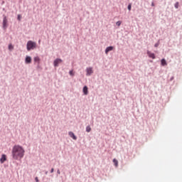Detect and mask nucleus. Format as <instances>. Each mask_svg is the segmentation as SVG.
Instances as JSON below:
<instances>
[{"mask_svg": "<svg viewBox=\"0 0 182 182\" xmlns=\"http://www.w3.org/2000/svg\"><path fill=\"white\" fill-rule=\"evenodd\" d=\"M36 182H39V180H38V177H36Z\"/></svg>", "mask_w": 182, "mask_h": 182, "instance_id": "obj_22", "label": "nucleus"}, {"mask_svg": "<svg viewBox=\"0 0 182 182\" xmlns=\"http://www.w3.org/2000/svg\"><path fill=\"white\" fill-rule=\"evenodd\" d=\"M70 75H71V76L75 75V73H74L73 70L70 71Z\"/></svg>", "mask_w": 182, "mask_h": 182, "instance_id": "obj_18", "label": "nucleus"}, {"mask_svg": "<svg viewBox=\"0 0 182 182\" xmlns=\"http://www.w3.org/2000/svg\"><path fill=\"white\" fill-rule=\"evenodd\" d=\"M122 24V21H117V26H120Z\"/></svg>", "mask_w": 182, "mask_h": 182, "instance_id": "obj_19", "label": "nucleus"}, {"mask_svg": "<svg viewBox=\"0 0 182 182\" xmlns=\"http://www.w3.org/2000/svg\"><path fill=\"white\" fill-rule=\"evenodd\" d=\"M91 130H92V129H91L90 126H87V128H86L87 132H90Z\"/></svg>", "mask_w": 182, "mask_h": 182, "instance_id": "obj_15", "label": "nucleus"}, {"mask_svg": "<svg viewBox=\"0 0 182 182\" xmlns=\"http://www.w3.org/2000/svg\"><path fill=\"white\" fill-rule=\"evenodd\" d=\"M40 60H41V59H40V58L39 57H35L34 58V61L36 62V63H40Z\"/></svg>", "mask_w": 182, "mask_h": 182, "instance_id": "obj_14", "label": "nucleus"}, {"mask_svg": "<svg viewBox=\"0 0 182 182\" xmlns=\"http://www.w3.org/2000/svg\"><path fill=\"white\" fill-rule=\"evenodd\" d=\"M31 61H32L31 58L29 57V56H27L26 58V63H31Z\"/></svg>", "mask_w": 182, "mask_h": 182, "instance_id": "obj_11", "label": "nucleus"}, {"mask_svg": "<svg viewBox=\"0 0 182 182\" xmlns=\"http://www.w3.org/2000/svg\"><path fill=\"white\" fill-rule=\"evenodd\" d=\"M9 48L10 50H12V49H14V47L12 46V45H9Z\"/></svg>", "mask_w": 182, "mask_h": 182, "instance_id": "obj_20", "label": "nucleus"}, {"mask_svg": "<svg viewBox=\"0 0 182 182\" xmlns=\"http://www.w3.org/2000/svg\"><path fill=\"white\" fill-rule=\"evenodd\" d=\"M48 171H46V174H48Z\"/></svg>", "mask_w": 182, "mask_h": 182, "instance_id": "obj_28", "label": "nucleus"}, {"mask_svg": "<svg viewBox=\"0 0 182 182\" xmlns=\"http://www.w3.org/2000/svg\"><path fill=\"white\" fill-rule=\"evenodd\" d=\"M159 43H156L155 45H154V47H156V48H157L158 46H159Z\"/></svg>", "mask_w": 182, "mask_h": 182, "instance_id": "obj_21", "label": "nucleus"}, {"mask_svg": "<svg viewBox=\"0 0 182 182\" xmlns=\"http://www.w3.org/2000/svg\"><path fill=\"white\" fill-rule=\"evenodd\" d=\"M63 62V60L61 59H55V60H54V67H58V65L60 63H61Z\"/></svg>", "mask_w": 182, "mask_h": 182, "instance_id": "obj_5", "label": "nucleus"}, {"mask_svg": "<svg viewBox=\"0 0 182 182\" xmlns=\"http://www.w3.org/2000/svg\"><path fill=\"white\" fill-rule=\"evenodd\" d=\"M146 54L149 56V58H152V59H155L156 58L155 54L153 53H151L149 50L146 52Z\"/></svg>", "mask_w": 182, "mask_h": 182, "instance_id": "obj_4", "label": "nucleus"}, {"mask_svg": "<svg viewBox=\"0 0 182 182\" xmlns=\"http://www.w3.org/2000/svg\"><path fill=\"white\" fill-rule=\"evenodd\" d=\"M82 92H84V95H88V87L87 86H85L84 88H82Z\"/></svg>", "mask_w": 182, "mask_h": 182, "instance_id": "obj_9", "label": "nucleus"}, {"mask_svg": "<svg viewBox=\"0 0 182 182\" xmlns=\"http://www.w3.org/2000/svg\"><path fill=\"white\" fill-rule=\"evenodd\" d=\"M24 154L25 150L22 146L19 145L14 146L12 149V156L15 160L21 159L24 156Z\"/></svg>", "mask_w": 182, "mask_h": 182, "instance_id": "obj_1", "label": "nucleus"}, {"mask_svg": "<svg viewBox=\"0 0 182 182\" xmlns=\"http://www.w3.org/2000/svg\"><path fill=\"white\" fill-rule=\"evenodd\" d=\"M6 161V156L5 154H3L1 159H0V161L1 164H3Z\"/></svg>", "mask_w": 182, "mask_h": 182, "instance_id": "obj_10", "label": "nucleus"}, {"mask_svg": "<svg viewBox=\"0 0 182 182\" xmlns=\"http://www.w3.org/2000/svg\"><path fill=\"white\" fill-rule=\"evenodd\" d=\"M68 135H70V136L74 140H76L77 139L75 134L72 132H68Z\"/></svg>", "mask_w": 182, "mask_h": 182, "instance_id": "obj_7", "label": "nucleus"}, {"mask_svg": "<svg viewBox=\"0 0 182 182\" xmlns=\"http://www.w3.org/2000/svg\"><path fill=\"white\" fill-rule=\"evenodd\" d=\"M93 73L92 68H87V75H91Z\"/></svg>", "mask_w": 182, "mask_h": 182, "instance_id": "obj_6", "label": "nucleus"}, {"mask_svg": "<svg viewBox=\"0 0 182 182\" xmlns=\"http://www.w3.org/2000/svg\"><path fill=\"white\" fill-rule=\"evenodd\" d=\"M173 78H174V77H172L170 79V80H173Z\"/></svg>", "mask_w": 182, "mask_h": 182, "instance_id": "obj_26", "label": "nucleus"}, {"mask_svg": "<svg viewBox=\"0 0 182 182\" xmlns=\"http://www.w3.org/2000/svg\"><path fill=\"white\" fill-rule=\"evenodd\" d=\"M127 9H128L129 11H131V10H132V4H129V5H128Z\"/></svg>", "mask_w": 182, "mask_h": 182, "instance_id": "obj_17", "label": "nucleus"}, {"mask_svg": "<svg viewBox=\"0 0 182 182\" xmlns=\"http://www.w3.org/2000/svg\"><path fill=\"white\" fill-rule=\"evenodd\" d=\"M8 27V20L6 16H4V21H3V28L6 30Z\"/></svg>", "mask_w": 182, "mask_h": 182, "instance_id": "obj_3", "label": "nucleus"}, {"mask_svg": "<svg viewBox=\"0 0 182 182\" xmlns=\"http://www.w3.org/2000/svg\"><path fill=\"white\" fill-rule=\"evenodd\" d=\"M151 6H154V3H151Z\"/></svg>", "mask_w": 182, "mask_h": 182, "instance_id": "obj_27", "label": "nucleus"}, {"mask_svg": "<svg viewBox=\"0 0 182 182\" xmlns=\"http://www.w3.org/2000/svg\"><path fill=\"white\" fill-rule=\"evenodd\" d=\"M57 173L60 174V170L57 171Z\"/></svg>", "mask_w": 182, "mask_h": 182, "instance_id": "obj_24", "label": "nucleus"}, {"mask_svg": "<svg viewBox=\"0 0 182 182\" xmlns=\"http://www.w3.org/2000/svg\"><path fill=\"white\" fill-rule=\"evenodd\" d=\"M37 44L35 42H33L31 41H28L27 43V49L28 50H34L36 48Z\"/></svg>", "mask_w": 182, "mask_h": 182, "instance_id": "obj_2", "label": "nucleus"}, {"mask_svg": "<svg viewBox=\"0 0 182 182\" xmlns=\"http://www.w3.org/2000/svg\"><path fill=\"white\" fill-rule=\"evenodd\" d=\"M174 7H175L176 9H178V7H179V3H178V2H176V3L174 4Z\"/></svg>", "mask_w": 182, "mask_h": 182, "instance_id": "obj_16", "label": "nucleus"}, {"mask_svg": "<svg viewBox=\"0 0 182 182\" xmlns=\"http://www.w3.org/2000/svg\"><path fill=\"white\" fill-rule=\"evenodd\" d=\"M112 161L114 162V165H115V167H117L119 166V162L116 159H114Z\"/></svg>", "mask_w": 182, "mask_h": 182, "instance_id": "obj_13", "label": "nucleus"}, {"mask_svg": "<svg viewBox=\"0 0 182 182\" xmlns=\"http://www.w3.org/2000/svg\"><path fill=\"white\" fill-rule=\"evenodd\" d=\"M18 18L19 20H21V16H20V15H18Z\"/></svg>", "mask_w": 182, "mask_h": 182, "instance_id": "obj_25", "label": "nucleus"}, {"mask_svg": "<svg viewBox=\"0 0 182 182\" xmlns=\"http://www.w3.org/2000/svg\"><path fill=\"white\" fill-rule=\"evenodd\" d=\"M113 49H114V47H112V46H109V47L107 48V49H105V54L107 55L108 53H109V51L113 50Z\"/></svg>", "mask_w": 182, "mask_h": 182, "instance_id": "obj_8", "label": "nucleus"}, {"mask_svg": "<svg viewBox=\"0 0 182 182\" xmlns=\"http://www.w3.org/2000/svg\"><path fill=\"white\" fill-rule=\"evenodd\" d=\"M161 65L162 66L167 65V63H166V61L165 59H161Z\"/></svg>", "mask_w": 182, "mask_h": 182, "instance_id": "obj_12", "label": "nucleus"}, {"mask_svg": "<svg viewBox=\"0 0 182 182\" xmlns=\"http://www.w3.org/2000/svg\"><path fill=\"white\" fill-rule=\"evenodd\" d=\"M50 172L53 173L54 172V168H51V171Z\"/></svg>", "mask_w": 182, "mask_h": 182, "instance_id": "obj_23", "label": "nucleus"}]
</instances>
